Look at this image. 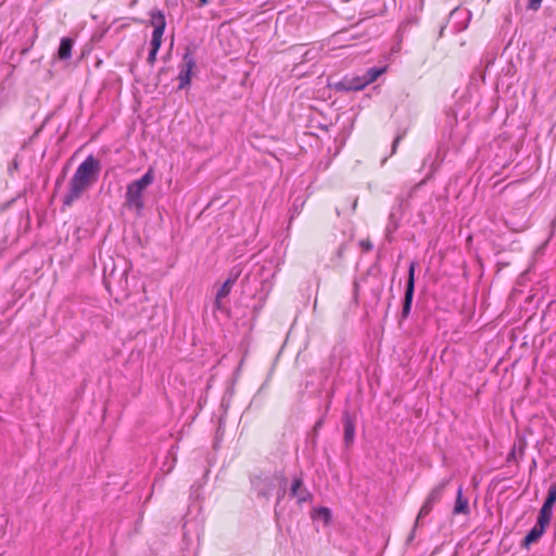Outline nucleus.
Wrapping results in <instances>:
<instances>
[{
  "mask_svg": "<svg viewBox=\"0 0 556 556\" xmlns=\"http://www.w3.org/2000/svg\"><path fill=\"white\" fill-rule=\"evenodd\" d=\"M154 181V173L149 168L139 179L130 182L126 188L125 205L140 214L144 207L143 192Z\"/></svg>",
  "mask_w": 556,
  "mask_h": 556,
  "instance_id": "nucleus-1",
  "label": "nucleus"
},
{
  "mask_svg": "<svg viewBox=\"0 0 556 556\" xmlns=\"http://www.w3.org/2000/svg\"><path fill=\"white\" fill-rule=\"evenodd\" d=\"M100 169V161L93 155H88L76 168L72 178L90 188V186L97 180Z\"/></svg>",
  "mask_w": 556,
  "mask_h": 556,
  "instance_id": "nucleus-2",
  "label": "nucleus"
},
{
  "mask_svg": "<svg viewBox=\"0 0 556 556\" xmlns=\"http://www.w3.org/2000/svg\"><path fill=\"white\" fill-rule=\"evenodd\" d=\"M450 482H451V478L443 479L439 484H437L430 491V493L428 494L426 501L424 502V504L418 513V516L415 521V527H418L419 523L421 522V520L431 513L434 505L442 500L444 490L448 485Z\"/></svg>",
  "mask_w": 556,
  "mask_h": 556,
  "instance_id": "nucleus-3",
  "label": "nucleus"
},
{
  "mask_svg": "<svg viewBox=\"0 0 556 556\" xmlns=\"http://www.w3.org/2000/svg\"><path fill=\"white\" fill-rule=\"evenodd\" d=\"M195 64L197 63L192 51L190 50V48H187L182 55V62L180 64V71L178 75V89H184L190 84L192 70L195 67Z\"/></svg>",
  "mask_w": 556,
  "mask_h": 556,
  "instance_id": "nucleus-4",
  "label": "nucleus"
},
{
  "mask_svg": "<svg viewBox=\"0 0 556 556\" xmlns=\"http://www.w3.org/2000/svg\"><path fill=\"white\" fill-rule=\"evenodd\" d=\"M416 262H412L408 268V278L404 294V302H403V308H402V317L407 318L412 304H413V298H414V291H415V268H416Z\"/></svg>",
  "mask_w": 556,
  "mask_h": 556,
  "instance_id": "nucleus-5",
  "label": "nucleus"
},
{
  "mask_svg": "<svg viewBox=\"0 0 556 556\" xmlns=\"http://www.w3.org/2000/svg\"><path fill=\"white\" fill-rule=\"evenodd\" d=\"M89 187L71 178L67 192L63 197V205L71 206L77 201Z\"/></svg>",
  "mask_w": 556,
  "mask_h": 556,
  "instance_id": "nucleus-6",
  "label": "nucleus"
},
{
  "mask_svg": "<svg viewBox=\"0 0 556 556\" xmlns=\"http://www.w3.org/2000/svg\"><path fill=\"white\" fill-rule=\"evenodd\" d=\"M252 483L257 492V495L265 498H268L276 488L275 478L273 477H256Z\"/></svg>",
  "mask_w": 556,
  "mask_h": 556,
  "instance_id": "nucleus-7",
  "label": "nucleus"
},
{
  "mask_svg": "<svg viewBox=\"0 0 556 556\" xmlns=\"http://www.w3.org/2000/svg\"><path fill=\"white\" fill-rule=\"evenodd\" d=\"M151 24L154 27L152 38L162 39L166 27L165 15L161 10H152L150 12Z\"/></svg>",
  "mask_w": 556,
  "mask_h": 556,
  "instance_id": "nucleus-8",
  "label": "nucleus"
},
{
  "mask_svg": "<svg viewBox=\"0 0 556 556\" xmlns=\"http://www.w3.org/2000/svg\"><path fill=\"white\" fill-rule=\"evenodd\" d=\"M290 495L295 497L299 504L305 503L311 500L312 495L308 490L303 484V479L301 477H296L293 479Z\"/></svg>",
  "mask_w": 556,
  "mask_h": 556,
  "instance_id": "nucleus-9",
  "label": "nucleus"
},
{
  "mask_svg": "<svg viewBox=\"0 0 556 556\" xmlns=\"http://www.w3.org/2000/svg\"><path fill=\"white\" fill-rule=\"evenodd\" d=\"M365 77L344 78L336 85L339 91H356L362 90L367 86Z\"/></svg>",
  "mask_w": 556,
  "mask_h": 556,
  "instance_id": "nucleus-10",
  "label": "nucleus"
},
{
  "mask_svg": "<svg viewBox=\"0 0 556 556\" xmlns=\"http://www.w3.org/2000/svg\"><path fill=\"white\" fill-rule=\"evenodd\" d=\"M74 39L71 37H63L60 41L59 49L56 51L55 58L62 62H68L72 58V51L74 48Z\"/></svg>",
  "mask_w": 556,
  "mask_h": 556,
  "instance_id": "nucleus-11",
  "label": "nucleus"
},
{
  "mask_svg": "<svg viewBox=\"0 0 556 556\" xmlns=\"http://www.w3.org/2000/svg\"><path fill=\"white\" fill-rule=\"evenodd\" d=\"M343 426H344V444L350 446L354 442L355 437V419L345 412L343 414Z\"/></svg>",
  "mask_w": 556,
  "mask_h": 556,
  "instance_id": "nucleus-12",
  "label": "nucleus"
},
{
  "mask_svg": "<svg viewBox=\"0 0 556 556\" xmlns=\"http://www.w3.org/2000/svg\"><path fill=\"white\" fill-rule=\"evenodd\" d=\"M235 282H236V278H228L220 286V288L218 289V291L216 293V299H215V307L216 308H218V309L222 308V300L230 293V290H231L232 286L235 285Z\"/></svg>",
  "mask_w": 556,
  "mask_h": 556,
  "instance_id": "nucleus-13",
  "label": "nucleus"
},
{
  "mask_svg": "<svg viewBox=\"0 0 556 556\" xmlns=\"http://www.w3.org/2000/svg\"><path fill=\"white\" fill-rule=\"evenodd\" d=\"M453 514L454 515H459V514L468 515L469 514L468 500L465 498L464 495H463V488H462V485L458 486V489H457L456 503H455V506L453 508Z\"/></svg>",
  "mask_w": 556,
  "mask_h": 556,
  "instance_id": "nucleus-14",
  "label": "nucleus"
},
{
  "mask_svg": "<svg viewBox=\"0 0 556 556\" xmlns=\"http://www.w3.org/2000/svg\"><path fill=\"white\" fill-rule=\"evenodd\" d=\"M544 527L535 523V526L528 532L522 541V546L529 547L530 544L536 542L545 532Z\"/></svg>",
  "mask_w": 556,
  "mask_h": 556,
  "instance_id": "nucleus-15",
  "label": "nucleus"
},
{
  "mask_svg": "<svg viewBox=\"0 0 556 556\" xmlns=\"http://www.w3.org/2000/svg\"><path fill=\"white\" fill-rule=\"evenodd\" d=\"M553 516V509L545 507L544 505L541 507L536 523L546 528L549 523Z\"/></svg>",
  "mask_w": 556,
  "mask_h": 556,
  "instance_id": "nucleus-16",
  "label": "nucleus"
},
{
  "mask_svg": "<svg viewBox=\"0 0 556 556\" xmlns=\"http://www.w3.org/2000/svg\"><path fill=\"white\" fill-rule=\"evenodd\" d=\"M150 45H151V49H150L147 61L150 65H153L156 61V54L162 45V39L151 38Z\"/></svg>",
  "mask_w": 556,
  "mask_h": 556,
  "instance_id": "nucleus-17",
  "label": "nucleus"
},
{
  "mask_svg": "<svg viewBox=\"0 0 556 556\" xmlns=\"http://www.w3.org/2000/svg\"><path fill=\"white\" fill-rule=\"evenodd\" d=\"M555 503H556V481L549 485L547 496H546L543 505L547 508L553 509V506Z\"/></svg>",
  "mask_w": 556,
  "mask_h": 556,
  "instance_id": "nucleus-18",
  "label": "nucleus"
},
{
  "mask_svg": "<svg viewBox=\"0 0 556 556\" xmlns=\"http://www.w3.org/2000/svg\"><path fill=\"white\" fill-rule=\"evenodd\" d=\"M383 72H384V68L371 67L366 72L364 77H365L367 84L369 85V84L374 83Z\"/></svg>",
  "mask_w": 556,
  "mask_h": 556,
  "instance_id": "nucleus-19",
  "label": "nucleus"
},
{
  "mask_svg": "<svg viewBox=\"0 0 556 556\" xmlns=\"http://www.w3.org/2000/svg\"><path fill=\"white\" fill-rule=\"evenodd\" d=\"M458 17H464V18H468V12L464 9H455L451 12L450 14V17H448V23H451L452 21L458 18Z\"/></svg>",
  "mask_w": 556,
  "mask_h": 556,
  "instance_id": "nucleus-20",
  "label": "nucleus"
},
{
  "mask_svg": "<svg viewBox=\"0 0 556 556\" xmlns=\"http://www.w3.org/2000/svg\"><path fill=\"white\" fill-rule=\"evenodd\" d=\"M317 515L325 519V521H329L331 514L330 510L326 507H320L317 509Z\"/></svg>",
  "mask_w": 556,
  "mask_h": 556,
  "instance_id": "nucleus-21",
  "label": "nucleus"
},
{
  "mask_svg": "<svg viewBox=\"0 0 556 556\" xmlns=\"http://www.w3.org/2000/svg\"><path fill=\"white\" fill-rule=\"evenodd\" d=\"M542 0H529L527 9L531 11H538L541 8Z\"/></svg>",
  "mask_w": 556,
  "mask_h": 556,
  "instance_id": "nucleus-22",
  "label": "nucleus"
},
{
  "mask_svg": "<svg viewBox=\"0 0 556 556\" xmlns=\"http://www.w3.org/2000/svg\"><path fill=\"white\" fill-rule=\"evenodd\" d=\"M403 137H404V134H400V135H397V136L394 138V140H393V142H392L391 155H392V154H395L396 149H397V147H399V144H400L401 140L403 139Z\"/></svg>",
  "mask_w": 556,
  "mask_h": 556,
  "instance_id": "nucleus-23",
  "label": "nucleus"
},
{
  "mask_svg": "<svg viewBox=\"0 0 556 556\" xmlns=\"http://www.w3.org/2000/svg\"><path fill=\"white\" fill-rule=\"evenodd\" d=\"M359 245H361V248H362L365 252H369V251H371V250H372V248H374L372 243H371V242H370V240H368V239H367V240H362V241L359 242Z\"/></svg>",
  "mask_w": 556,
  "mask_h": 556,
  "instance_id": "nucleus-24",
  "label": "nucleus"
},
{
  "mask_svg": "<svg viewBox=\"0 0 556 556\" xmlns=\"http://www.w3.org/2000/svg\"><path fill=\"white\" fill-rule=\"evenodd\" d=\"M343 253H344V245H340L337 251L338 257L341 258L343 256Z\"/></svg>",
  "mask_w": 556,
  "mask_h": 556,
  "instance_id": "nucleus-25",
  "label": "nucleus"
},
{
  "mask_svg": "<svg viewBox=\"0 0 556 556\" xmlns=\"http://www.w3.org/2000/svg\"><path fill=\"white\" fill-rule=\"evenodd\" d=\"M285 495V489H281L279 492H278V502Z\"/></svg>",
  "mask_w": 556,
  "mask_h": 556,
  "instance_id": "nucleus-26",
  "label": "nucleus"
},
{
  "mask_svg": "<svg viewBox=\"0 0 556 556\" xmlns=\"http://www.w3.org/2000/svg\"><path fill=\"white\" fill-rule=\"evenodd\" d=\"M281 482H282L283 486H286V484H287V479H286V478H281Z\"/></svg>",
  "mask_w": 556,
  "mask_h": 556,
  "instance_id": "nucleus-27",
  "label": "nucleus"
},
{
  "mask_svg": "<svg viewBox=\"0 0 556 556\" xmlns=\"http://www.w3.org/2000/svg\"><path fill=\"white\" fill-rule=\"evenodd\" d=\"M201 4L204 5L208 2V0H200Z\"/></svg>",
  "mask_w": 556,
  "mask_h": 556,
  "instance_id": "nucleus-28",
  "label": "nucleus"
},
{
  "mask_svg": "<svg viewBox=\"0 0 556 556\" xmlns=\"http://www.w3.org/2000/svg\"><path fill=\"white\" fill-rule=\"evenodd\" d=\"M13 168H14V169H16V168H17V162H16V161H14V162H13Z\"/></svg>",
  "mask_w": 556,
  "mask_h": 556,
  "instance_id": "nucleus-29",
  "label": "nucleus"
},
{
  "mask_svg": "<svg viewBox=\"0 0 556 556\" xmlns=\"http://www.w3.org/2000/svg\"><path fill=\"white\" fill-rule=\"evenodd\" d=\"M356 205H357V201H356V200H354V202H353V210H355V208H356Z\"/></svg>",
  "mask_w": 556,
  "mask_h": 556,
  "instance_id": "nucleus-30",
  "label": "nucleus"
},
{
  "mask_svg": "<svg viewBox=\"0 0 556 556\" xmlns=\"http://www.w3.org/2000/svg\"><path fill=\"white\" fill-rule=\"evenodd\" d=\"M321 425V421H317V424L315 425V428L319 427Z\"/></svg>",
  "mask_w": 556,
  "mask_h": 556,
  "instance_id": "nucleus-31",
  "label": "nucleus"
}]
</instances>
